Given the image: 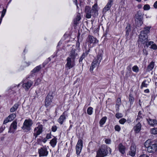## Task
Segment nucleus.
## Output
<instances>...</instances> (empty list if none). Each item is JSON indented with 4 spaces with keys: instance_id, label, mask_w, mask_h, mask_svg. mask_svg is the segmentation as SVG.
Returning <instances> with one entry per match:
<instances>
[{
    "instance_id": "680f3d73",
    "label": "nucleus",
    "mask_w": 157,
    "mask_h": 157,
    "mask_svg": "<svg viewBox=\"0 0 157 157\" xmlns=\"http://www.w3.org/2000/svg\"><path fill=\"white\" fill-rule=\"evenodd\" d=\"M74 2L75 3V5H77V0H74Z\"/></svg>"
},
{
    "instance_id": "09e8293b",
    "label": "nucleus",
    "mask_w": 157,
    "mask_h": 157,
    "mask_svg": "<svg viewBox=\"0 0 157 157\" xmlns=\"http://www.w3.org/2000/svg\"><path fill=\"white\" fill-rule=\"evenodd\" d=\"M10 121H11L9 119H8V117H7L6 119H5V120H4L3 122V124H6Z\"/></svg>"
},
{
    "instance_id": "37998d69",
    "label": "nucleus",
    "mask_w": 157,
    "mask_h": 157,
    "mask_svg": "<svg viewBox=\"0 0 157 157\" xmlns=\"http://www.w3.org/2000/svg\"><path fill=\"white\" fill-rule=\"evenodd\" d=\"M57 129V127L56 125L53 126L51 128V130L53 132H55Z\"/></svg>"
},
{
    "instance_id": "0eeeda50",
    "label": "nucleus",
    "mask_w": 157,
    "mask_h": 157,
    "mask_svg": "<svg viewBox=\"0 0 157 157\" xmlns=\"http://www.w3.org/2000/svg\"><path fill=\"white\" fill-rule=\"evenodd\" d=\"M53 98V96L52 93H49L46 97L45 101V105L46 107H47L51 105Z\"/></svg>"
},
{
    "instance_id": "9b49d317",
    "label": "nucleus",
    "mask_w": 157,
    "mask_h": 157,
    "mask_svg": "<svg viewBox=\"0 0 157 157\" xmlns=\"http://www.w3.org/2000/svg\"><path fill=\"white\" fill-rule=\"evenodd\" d=\"M139 41L143 44L146 43L148 41L147 35L146 34L144 35L143 33L140 34L139 36Z\"/></svg>"
},
{
    "instance_id": "de8ad7c7",
    "label": "nucleus",
    "mask_w": 157,
    "mask_h": 157,
    "mask_svg": "<svg viewBox=\"0 0 157 157\" xmlns=\"http://www.w3.org/2000/svg\"><path fill=\"white\" fill-rule=\"evenodd\" d=\"M116 117L118 118H119L122 117V114L121 113H117L116 115Z\"/></svg>"
},
{
    "instance_id": "473e14b6",
    "label": "nucleus",
    "mask_w": 157,
    "mask_h": 157,
    "mask_svg": "<svg viewBox=\"0 0 157 157\" xmlns=\"http://www.w3.org/2000/svg\"><path fill=\"white\" fill-rule=\"evenodd\" d=\"M147 82L146 80H144L143 82H142L141 86V89H142L143 87H147V86L148 84H146V83Z\"/></svg>"
},
{
    "instance_id": "412c9836",
    "label": "nucleus",
    "mask_w": 157,
    "mask_h": 157,
    "mask_svg": "<svg viewBox=\"0 0 157 157\" xmlns=\"http://www.w3.org/2000/svg\"><path fill=\"white\" fill-rule=\"evenodd\" d=\"M155 66V62L151 61L147 66L146 71L147 72H149L151 71L154 68Z\"/></svg>"
},
{
    "instance_id": "5fc2aeb1",
    "label": "nucleus",
    "mask_w": 157,
    "mask_h": 157,
    "mask_svg": "<svg viewBox=\"0 0 157 157\" xmlns=\"http://www.w3.org/2000/svg\"><path fill=\"white\" fill-rule=\"evenodd\" d=\"M80 45V43L79 41H78L77 42L76 46L77 47V49L79 48Z\"/></svg>"
},
{
    "instance_id": "a19ab883",
    "label": "nucleus",
    "mask_w": 157,
    "mask_h": 157,
    "mask_svg": "<svg viewBox=\"0 0 157 157\" xmlns=\"http://www.w3.org/2000/svg\"><path fill=\"white\" fill-rule=\"evenodd\" d=\"M143 9L144 10H148L150 9V6L148 4L145 5L143 7Z\"/></svg>"
},
{
    "instance_id": "ea45409f",
    "label": "nucleus",
    "mask_w": 157,
    "mask_h": 157,
    "mask_svg": "<svg viewBox=\"0 0 157 157\" xmlns=\"http://www.w3.org/2000/svg\"><path fill=\"white\" fill-rule=\"evenodd\" d=\"M151 132L154 134H157V129L155 128H152L151 130Z\"/></svg>"
},
{
    "instance_id": "5701e85b",
    "label": "nucleus",
    "mask_w": 157,
    "mask_h": 157,
    "mask_svg": "<svg viewBox=\"0 0 157 157\" xmlns=\"http://www.w3.org/2000/svg\"><path fill=\"white\" fill-rule=\"evenodd\" d=\"M135 18L136 19L135 20H138L141 22V21L142 19V14L140 12H138L137 14H136L135 16Z\"/></svg>"
},
{
    "instance_id": "c9c22d12",
    "label": "nucleus",
    "mask_w": 157,
    "mask_h": 157,
    "mask_svg": "<svg viewBox=\"0 0 157 157\" xmlns=\"http://www.w3.org/2000/svg\"><path fill=\"white\" fill-rule=\"evenodd\" d=\"M93 108L91 107H89L87 109V113L90 115L92 113Z\"/></svg>"
},
{
    "instance_id": "79ce46f5",
    "label": "nucleus",
    "mask_w": 157,
    "mask_h": 157,
    "mask_svg": "<svg viewBox=\"0 0 157 157\" xmlns=\"http://www.w3.org/2000/svg\"><path fill=\"white\" fill-rule=\"evenodd\" d=\"M126 120L125 118H123L120 119L119 121V122L121 124H124V123L126 121Z\"/></svg>"
},
{
    "instance_id": "6ab92c4d",
    "label": "nucleus",
    "mask_w": 157,
    "mask_h": 157,
    "mask_svg": "<svg viewBox=\"0 0 157 157\" xmlns=\"http://www.w3.org/2000/svg\"><path fill=\"white\" fill-rule=\"evenodd\" d=\"M66 119L65 113V112H64L63 113L62 115L60 116L58 120V122L60 124H62Z\"/></svg>"
},
{
    "instance_id": "58836bf2",
    "label": "nucleus",
    "mask_w": 157,
    "mask_h": 157,
    "mask_svg": "<svg viewBox=\"0 0 157 157\" xmlns=\"http://www.w3.org/2000/svg\"><path fill=\"white\" fill-rule=\"evenodd\" d=\"M133 71L136 73L138 72L139 71V69L137 66H134L132 68Z\"/></svg>"
},
{
    "instance_id": "6e6552de",
    "label": "nucleus",
    "mask_w": 157,
    "mask_h": 157,
    "mask_svg": "<svg viewBox=\"0 0 157 157\" xmlns=\"http://www.w3.org/2000/svg\"><path fill=\"white\" fill-rule=\"evenodd\" d=\"M38 152L40 157L46 156L48 155V153L46 146H44L39 149Z\"/></svg>"
},
{
    "instance_id": "774afa93",
    "label": "nucleus",
    "mask_w": 157,
    "mask_h": 157,
    "mask_svg": "<svg viewBox=\"0 0 157 157\" xmlns=\"http://www.w3.org/2000/svg\"><path fill=\"white\" fill-rule=\"evenodd\" d=\"M43 67H44V65H45V64H44V63H43Z\"/></svg>"
},
{
    "instance_id": "1a4fd4ad",
    "label": "nucleus",
    "mask_w": 157,
    "mask_h": 157,
    "mask_svg": "<svg viewBox=\"0 0 157 157\" xmlns=\"http://www.w3.org/2000/svg\"><path fill=\"white\" fill-rule=\"evenodd\" d=\"M69 57H68L67 59V63L65 65V67L67 68V69H70L73 67L75 65L74 61L72 60Z\"/></svg>"
},
{
    "instance_id": "b1692460",
    "label": "nucleus",
    "mask_w": 157,
    "mask_h": 157,
    "mask_svg": "<svg viewBox=\"0 0 157 157\" xmlns=\"http://www.w3.org/2000/svg\"><path fill=\"white\" fill-rule=\"evenodd\" d=\"M144 116V115L142 114L141 111H140L138 113L137 118L136 119V121H137L138 122L141 121Z\"/></svg>"
},
{
    "instance_id": "4d7b16f0",
    "label": "nucleus",
    "mask_w": 157,
    "mask_h": 157,
    "mask_svg": "<svg viewBox=\"0 0 157 157\" xmlns=\"http://www.w3.org/2000/svg\"><path fill=\"white\" fill-rule=\"evenodd\" d=\"M5 128V127H2L0 128V133H1L3 131Z\"/></svg>"
},
{
    "instance_id": "2eb2a0df",
    "label": "nucleus",
    "mask_w": 157,
    "mask_h": 157,
    "mask_svg": "<svg viewBox=\"0 0 157 157\" xmlns=\"http://www.w3.org/2000/svg\"><path fill=\"white\" fill-rule=\"evenodd\" d=\"M33 84V82L31 81L30 80L24 83L22 85L23 87L26 90H28Z\"/></svg>"
},
{
    "instance_id": "f257e3e1",
    "label": "nucleus",
    "mask_w": 157,
    "mask_h": 157,
    "mask_svg": "<svg viewBox=\"0 0 157 157\" xmlns=\"http://www.w3.org/2000/svg\"><path fill=\"white\" fill-rule=\"evenodd\" d=\"M85 17L87 18H90L91 16L95 17L98 14V6L97 3H95L92 9L89 6H86L85 8Z\"/></svg>"
},
{
    "instance_id": "052dcab7",
    "label": "nucleus",
    "mask_w": 157,
    "mask_h": 157,
    "mask_svg": "<svg viewBox=\"0 0 157 157\" xmlns=\"http://www.w3.org/2000/svg\"><path fill=\"white\" fill-rule=\"evenodd\" d=\"M47 139L46 138H45L42 141L44 143H45L47 141Z\"/></svg>"
},
{
    "instance_id": "20e7f679",
    "label": "nucleus",
    "mask_w": 157,
    "mask_h": 157,
    "mask_svg": "<svg viewBox=\"0 0 157 157\" xmlns=\"http://www.w3.org/2000/svg\"><path fill=\"white\" fill-rule=\"evenodd\" d=\"M102 56L101 54H99L97 56V59H95L92 62L90 68V70L93 71L94 68L96 66L99 65L102 59Z\"/></svg>"
},
{
    "instance_id": "338daca9",
    "label": "nucleus",
    "mask_w": 157,
    "mask_h": 157,
    "mask_svg": "<svg viewBox=\"0 0 157 157\" xmlns=\"http://www.w3.org/2000/svg\"><path fill=\"white\" fill-rule=\"evenodd\" d=\"M30 64V63H28V64H27V66H29V65Z\"/></svg>"
},
{
    "instance_id": "3c124183",
    "label": "nucleus",
    "mask_w": 157,
    "mask_h": 157,
    "mask_svg": "<svg viewBox=\"0 0 157 157\" xmlns=\"http://www.w3.org/2000/svg\"><path fill=\"white\" fill-rule=\"evenodd\" d=\"M105 142L106 144H110L111 142V140L109 139H106L105 140Z\"/></svg>"
},
{
    "instance_id": "c03bdc74",
    "label": "nucleus",
    "mask_w": 157,
    "mask_h": 157,
    "mask_svg": "<svg viewBox=\"0 0 157 157\" xmlns=\"http://www.w3.org/2000/svg\"><path fill=\"white\" fill-rule=\"evenodd\" d=\"M114 128L116 131H117L118 132L120 131L121 130V128L120 126L118 125H116L115 126Z\"/></svg>"
},
{
    "instance_id": "7ed1b4c3",
    "label": "nucleus",
    "mask_w": 157,
    "mask_h": 157,
    "mask_svg": "<svg viewBox=\"0 0 157 157\" xmlns=\"http://www.w3.org/2000/svg\"><path fill=\"white\" fill-rule=\"evenodd\" d=\"M33 124L31 119H26L24 122L22 128L25 132H28L31 129V127Z\"/></svg>"
},
{
    "instance_id": "4c0bfd02",
    "label": "nucleus",
    "mask_w": 157,
    "mask_h": 157,
    "mask_svg": "<svg viewBox=\"0 0 157 157\" xmlns=\"http://www.w3.org/2000/svg\"><path fill=\"white\" fill-rule=\"evenodd\" d=\"M85 53H83L81 57L79 59V63H80L81 64L82 63V60L85 58V56H86L85 55Z\"/></svg>"
},
{
    "instance_id": "bb28decb",
    "label": "nucleus",
    "mask_w": 157,
    "mask_h": 157,
    "mask_svg": "<svg viewBox=\"0 0 157 157\" xmlns=\"http://www.w3.org/2000/svg\"><path fill=\"white\" fill-rule=\"evenodd\" d=\"M111 6L107 4L104 8L103 9L102 12L103 14H105L107 11L109 10Z\"/></svg>"
},
{
    "instance_id": "aec40b11",
    "label": "nucleus",
    "mask_w": 157,
    "mask_h": 157,
    "mask_svg": "<svg viewBox=\"0 0 157 157\" xmlns=\"http://www.w3.org/2000/svg\"><path fill=\"white\" fill-rule=\"evenodd\" d=\"M118 149L119 152L122 154H124L125 153L126 147L122 144H119L118 146Z\"/></svg>"
},
{
    "instance_id": "cd10ccee",
    "label": "nucleus",
    "mask_w": 157,
    "mask_h": 157,
    "mask_svg": "<svg viewBox=\"0 0 157 157\" xmlns=\"http://www.w3.org/2000/svg\"><path fill=\"white\" fill-rule=\"evenodd\" d=\"M19 105V104L18 103L15 104L10 109V112H14L17 109Z\"/></svg>"
},
{
    "instance_id": "69168bd1",
    "label": "nucleus",
    "mask_w": 157,
    "mask_h": 157,
    "mask_svg": "<svg viewBox=\"0 0 157 157\" xmlns=\"http://www.w3.org/2000/svg\"><path fill=\"white\" fill-rule=\"evenodd\" d=\"M136 0L138 2H140L141 1V0Z\"/></svg>"
},
{
    "instance_id": "603ef678",
    "label": "nucleus",
    "mask_w": 157,
    "mask_h": 157,
    "mask_svg": "<svg viewBox=\"0 0 157 157\" xmlns=\"http://www.w3.org/2000/svg\"><path fill=\"white\" fill-rule=\"evenodd\" d=\"M52 135L51 133H49L47 134L46 138L47 139H48L51 138Z\"/></svg>"
},
{
    "instance_id": "13d9d810",
    "label": "nucleus",
    "mask_w": 157,
    "mask_h": 157,
    "mask_svg": "<svg viewBox=\"0 0 157 157\" xmlns=\"http://www.w3.org/2000/svg\"><path fill=\"white\" fill-rule=\"evenodd\" d=\"M90 50V49H89L88 50H86V51L85 53H85V55L86 56L88 54V53L89 52Z\"/></svg>"
},
{
    "instance_id": "6e6d98bb",
    "label": "nucleus",
    "mask_w": 157,
    "mask_h": 157,
    "mask_svg": "<svg viewBox=\"0 0 157 157\" xmlns=\"http://www.w3.org/2000/svg\"><path fill=\"white\" fill-rule=\"evenodd\" d=\"M153 6L155 8H157V1L155 2Z\"/></svg>"
},
{
    "instance_id": "423d86ee",
    "label": "nucleus",
    "mask_w": 157,
    "mask_h": 157,
    "mask_svg": "<svg viewBox=\"0 0 157 157\" xmlns=\"http://www.w3.org/2000/svg\"><path fill=\"white\" fill-rule=\"evenodd\" d=\"M108 153V151L106 148L102 147L98 150L96 157H104L106 156Z\"/></svg>"
},
{
    "instance_id": "8fccbe9b",
    "label": "nucleus",
    "mask_w": 157,
    "mask_h": 157,
    "mask_svg": "<svg viewBox=\"0 0 157 157\" xmlns=\"http://www.w3.org/2000/svg\"><path fill=\"white\" fill-rule=\"evenodd\" d=\"M143 54L144 55L147 56L148 54V52L146 49H143Z\"/></svg>"
},
{
    "instance_id": "e433bc0d",
    "label": "nucleus",
    "mask_w": 157,
    "mask_h": 157,
    "mask_svg": "<svg viewBox=\"0 0 157 157\" xmlns=\"http://www.w3.org/2000/svg\"><path fill=\"white\" fill-rule=\"evenodd\" d=\"M150 48L154 50H157V46L154 43L152 45H151V46L150 47Z\"/></svg>"
},
{
    "instance_id": "7c9ffc66",
    "label": "nucleus",
    "mask_w": 157,
    "mask_h": 157,
    "mask_svg": "<svg viewBox=\"0 0 157 157\" xmlns=\"http://www.w3.org/2000/svg\"><path fill=\"white\" fill-rule=\"evenodd\" d=\"M16 117V114L15 113H12L9 115L8 117L10 121H12Z\"/></svg>"
},
{
    "instance_id": "a878e982",
    "label": "nucleus",
    "mask_w": 157,
    "mask_h": 157,
    "mask_svg": "<svg viewBox=\"0 0 157 157\" xmlns=\"http://www.w3.org/2000/svg\"><path fill=\"white\" fill-rule=\"evenodd\" d=\"M41 68V66L40 65L36 66L32 71L31 72L32 73V74L38 72Z\"/></svg>"
},
{
    "instance_id": "39448f33",
    "label": "nucleus",
    "mask_w": 157,
    "mask_h": 157,
    "mask_svg": "<svg viewBox=\"0 0 157 157\" xmlns=\"http://www.w3.org/2000/svg\"><path fill=\"white\" fill-rule=\"evenodd\" d=\"M36 125L38 126L34 128L33 133V136L35 137V138L43 132V125L40 124V122H38Z\"/></svg>"
},
{
    "instance_id": "9d476101",
    "label": "nucleus",
    "mask_w": 157,
    "mask_h": 157,
    "mask_svg": "<svg viewBox=\"0 0 157 157\" xmlns=\"http://www.w3.org/2000/svg\"><path fill=\"white\" fill-rule=\"evenodd\" d=\"M82 147V141L81 140H78L76 146V152L77 155L80 154Z\"/></svg>"
},
{
    "instance_id": "f704fd0d",
    "label": "nucleus",
    "mask_w": 157,
    "mask_h": 157,
    "mask_svg": "<svg viewBox=\"0 0 157 157\" xmlns=\"http://www.w3.org/2000/svg\"><path fill=\"white\" fill-rule=\"evenodd\" d=\"M126 35H128L129 33L131 31V26L130 25H129L128 26H127L126 28Z\"/></svg>"
},
{
    "instance_id": "2f4dec72",
    "label": "nucleus",
    "mask_w": 157,
    "mask_h": 157,
    "mask_svg": "<svg viewBox=\"0 0 157 157\" xmlns=\"http://www.w3.org/2000/svg\"><path fill=\"white\" fill-rule=\"evenodd\" d=\"M116 106L118 108V109H119V107L121 105V101L120 98H118L117 99V102H116Z\"/></svg>"
},
{
    "instance_id": "4be33fe9",
    "label": "nucleus",
    "mask_w": 157,
    "mask_h": 157,
    "mask_svg": "<svg viewBox=\"0 0 157 157\" xmlns=\"http://www.w3.org/2000/svg\"><path fill=\"white\" fill-rule=\"evenodd\" d=\"M151 28V27H145L144 28V29L141 31L140 32V34H142L145 35V34H146L147 35V34H148L150 32V29Z\"/></svg>"
},
{
    "instance_id": "a18cd8bd",
    "label": "nucleus",
    "mask_w": 157,
    "mask_h": 157,
    "mask_svg": "<svg viewBox=\"0 0 157 157\" xmlns=\"http://www.w3.org/2000/svg\"><path fill=\"white\" fill-rule=\"evenodd\" d=\"M154 43L153 41H150L148 42H147L146 43V45L147 47H148L149 46H151V45Z\"/></svg>"
},
{
    "instance_id": "e2e57ef3",
    "label": "nucleus",
    "mask_w": 157,
    "mask_h": 157,
    "mask_svg": "<svg viewBox=\"0 0 157 157\" xmlns=\"http://www.w3.org/2000/svg\"><path fill=\"white\" fill-rule=\"evenodd\" d=\"M40 79H37V80H36V82H40Z\"/></svg>"
},
{
    "instance_id": "f3484780",
    "label": "nucleus",
    "mask_w": 157,
    "mask_h": 157,
    "mask_svg": "<svg viewBox=\"0 0 157 157\" xmlns=\"http://www.w3.org/2000/svg\"><path fill=\"white\" fill-rule=\"evenodd\" d=\"M141 123L139 122L138 123L134 126L133 127V129L136 133H139L141 130Z\"/></svg>"
},
{
    "instance_id": "c85d7f7f",
    "label": "nucleus",
    "mask_w": 157,
    "mask_h": 157,
    "mask_svg": "<svg viewBox=\"0 0 157 157\" xmlns=\"http://www.w3.org/2000/svg\"><path fill=\"white\" fill-rule=\"evenodd\" d=\"M81 17L79 14L77 15L76 18L74 19V24L76 25L78 24L79 21Z\"/></svg>"
},
{
    "instance_id": "dca6fc26",
    "label": "nucleus",
    "mask_w": 157,
    "mask_h": 157,
    "mask_svg": "<svg viewBox=\"0 0 157 157\" xmlns=\"http://www.w3.org/2000/svg\"><path fill=\"white\" fill-rule=\"evenodd\" d=\"M136 147L134 145H132L130 147V151H129V154L132 156H134L136 154Z\"/></svg>"
},
{
    "instance_id": "ddd939ff",
    "label": "nucleus",
    "mask_w": 157,
    "mask_h": 157,
    "mask_svg": "<svg viewBox=\"0 0 157 157\" xmlns=\"http://www.w3.org/2000/svg\"><path fill=\"white\" fill-rule=\"evenodd\" d=\"M78 56V52L77 50L74 48H72L69 54V57L73 61Z\"/></svg>"
},
{
    "instance_id": "864d4df0",
    "label": "nucleus",
    "mask_w": 157,
    "mask_h": 157,
    "mask_svg": "<svg viewBox=\"0 0 157 157\" xmlns=\"http://www.w3.org/2000/svg\"><path fill=\"white\" fill-rule=\"evenodd\" d=\"M139 157H150L146 154H143L139 156Z\"/></svg>"
},
{
    "instance_id": "72a5a7b5",
    "label": "nucleus",
    "mask_w": 157,
    "mask_h": 157,
    "mask_svg": "<svg viewBox=\"0 0 157 157\" xmlns=\"http://www.w3.org/2000/svg\"><path fill=\"white\" fill-rule=\"evenodd\" d=\"M134 100V98L132 96V94H130L129 95V102L130 104H132Z\"/></svg>"
},
{
    "instance_id": "49530a36",
    "label": "nucleus",
    "mask_w": 157,
    "mask_h": 157,
    "mask_svg": "<svg viewBox=\"0 0 157 157\" xmlns=\"http://www.w3.org/2000/svg\"><path fill=\"white\" fill-rule=\"evenodd\" d=\"M113 0H109L107 4L112 6L113 4Z\"/></svg>"
},
{
    "instance_id": "c756f323",
    "label": "nucleus",
    "mask_w": 157,
    "mask_h": 157,
    "mask_svg": "<svg viewBox=\"0 0 157 157\" xmlns=\"http://www.w3.org/2000/svg\"><path fill=\"white\" fill-rule=\"evenodd\" d=\"M107 118L106 117H103L99 121V124L101 127H102L103 125L105 123Z\"/></svg>"
},
{
    "instance_id": "f8f14e48",
    "label": "nucleus",
    "mask_w": 157,
    "mask_h": 157,
    "mask_svg": "<svg viewBox=\"0 0 157 157\" xmlns=\"http://www.w3.org/2000/svg\"><path fill=\"white\" fill-rule=\"evenodd\" d=\"M86 41L90 44H97L98 42V40L96 38L90 35H89L87 37Z\"/></svg>"
},
{
    "instance_id": "0e129e2a",
    "label": "nucleus",
    "mask_w": 157,
    "mask_h": 157,
    "mask_svg": "<svg viewBox=\"0 0 157 157\" xmlns=\"http://www.w3.org/2000/svg\"><path fill=\"white\" fill-rule=\"evenodd\" d=\"M109 149H110L109 150V152L110 153H111V149L110 148H109Z\"/></svg>"
},
{
    "instance_id": "bf43d9fd",
    "label": "nucleus",
    "mask_w": 157,
    "mask_h": 157,
    "mask_svg": "<svg viewBox=\"0 0 157 157\" xmlns=\"http://www.w3.org/2000/svg\"><path fill=\"white\" fill-rule=\"evenodd\" d=\"M144 92L145 93H149V90L148 89H147L144 90Z\"/></svg>"
},
{
    "instance_id": "393cba45",
    "label": "nucleus",
    "mask_w": 157,
    "mask_h": 157,
    "mask_svg": "<svg viewBox=\"0 0 157 157\" xmlns=\"http://www.w3.org/2000/svg\"><path fill=\"white\" fill-rule=\"evenodd\" d=\"M57 143V138L54 137L50 141V144L51 146L54 147L56 145Z\"/></svg>"
},
{
    "instance_id": "4468645a",
    "label": "nucleus",
    "mask_w": 157,
    "mask_h": 157,
    "mask_svg": "<svg viewBox=\"0 0 157 157\" xmlns=\"http://www.w3.org/2000/svg\"><path fill=\"white\" fill-rule=\"evenodd\" d=\"M17 123L16 121H13L10 125L8 132L10 133H13L14 132V130H16L17 128Z\"/></svg>"
},
{
    "instance_id": "f03ea898",
    "label": "nucleus",
    "mask_w": 157,
    "mask_h": 157,
    "mask_svg": "<svg viewBox=\"0 0 157 157\" xmlns=\"http://www.w3.org/2000/svg\"><path fill=\"white\" fill-rule=\"evenodd\" d=\"M144 145L149 153H154L157 151V140L151 142L148 140L145 142Z\"/></svg>"
},
{
    "instance_id": "a211bd4d",
    "label": "nucleus",
    "mask_w": 157,
    "mask_h": 157,
    "mask_svg": "<svg viewBox=\"0 0 157 157\" xmlns=\"http://www.w3.org/2000/svg\"><path fill=\"white\" fill-rule=\"evenodd\" d=\"M148 124L151 126H154L157 124V121L155 119H152L150 118L147 119Z\"/></svg>"
}]
</instances>
